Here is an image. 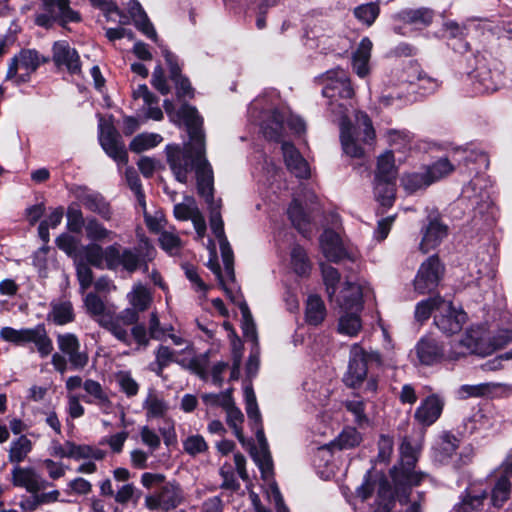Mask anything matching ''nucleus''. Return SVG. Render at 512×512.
<instances>
[{"instance_id": "nucleus-55", "label": "nucleus", "mask_w": 512, "mask_h": 512, "mask_svg": "<svg viewBox=\"0 0 512 512\" xmlns=\"http://www.w3.org/2000/svg\"><path fill=\"white\" fill-rule=\"evenodd\" d=\"M458 447L459 440L455 436L448 433L444 434L437 448L438 459L442 462L447 461L452 457Z\"/></svg>"}, {"instance_id": "nucleus-59", "label": "nucleus", "mask_w": 512, "mask_h": 512, "mask_svg": "<svg viewBox=\"0 0 512 512\" xmlns=\"http://www.w3.org/2000/svg\"><path fill=\"white\" fill-rule=\"evenodd\" d=\"M86 236L93 241L112 239L113 232L106 229L96 219H90L85 225Z\"/></svg>"}, {"instance_id": "nucleus-62", "label": "nucleus", "mask_w": 512, "mask_h": 512, "mask_svg": "<svg viewBox=\"0 0 512 512\" xmlns=\"http://www.w3.org/2000/svg\"><path fill=\"white\" fill-rule=\"evenodd\" d=\"M86 260L95 267H102L106 263V248L103 249L100 245L92 243L83 248Z\"/></svg>"}, {"instance_id": "nucleus-43", "label": "nucleus", "mask_w": 512, "mask_h": 512, "mask_svg": "<svg viewBox=\"0 0 512 512\" xmlns=\"http://www.w3.org/2000/svg\"><path fill=\"white\" fill-rule=\"evenodd\" d=\"M84 305L88 314L100 325V320L106 318L111 310L108 309L104 301L95 293H88L84 299Z\"/></svg>"}, {"instance_id": "nucleus-35", "label": "nucleus", "mask_w": 512, "mask_h": 512, "mask_svg": "<svg viewBox=\"0 0 512 512\" xmlns=\"http://www.w3.org/2000/svg\"><path fill=\"white\" fill-rule=\"evenodd\" d=\"M397 167L392 151H385L377 159L375 180L395 181Z\"/></svg>"}, {"instance_id": "nucleus-30", "label": "nucleus", "mask_w": 512, "mask_h": 512, "mask_svg": "<svg viewBox=\"0 0 512 512\" xmlns=\"http://www.w3.org/2000/svg\"><path fill=\"white\" fill-rule=\"evenodd\" d=\"M372 42L368 37L363 38L352 55V67L361 78L369 74V60L371 57Z\"/></svg>"}, {"instance_id": "nucleus-64", "label": "nucleus", "mask_w": 512, "mask_h": 512, "mask_svg": "<svg viewBox=\"0 0 512 512\" xmlns=\"http://www.w3.org/2000/svg\"><path fill=\"white\" fill-rule=\"evenodd\" d=\"M183 449L189 455L195 456L205 452L208 449V445L201 435H191L184 440Z\"/></svg>"}, {"instance_id": "nucleus-61", "label": "nucleus", "mask_w": 512, "mask_h": 512, "mask_svg": "<svg viewBox=\"0 0 512 512\" xmlns=\"http://www.w3.org/2000/svg\"><path fill=\"white\" fill-rule=\"evenodd\" d=\"M226 421L227 424L233 429L235 436L240 442L244 441L242 423L244 421V415L236 406L230 407L226 410Z\"/></svg>"}, {"instance_id": "nucleus-48", "label": "nucleus", "mask_w": 512, "mask_h": 512, "mask_svg": "<svg viewBox=\"0 0 512 512\" xmlns=\"http://www.w3.org/2000/svg\"><path fill=\"white\" fill-rule=\"evenodd\" d=\"M374 193L382 206L391 207L395 198L394 181L375 180Z\"/></svg>"}, {"instance_id": "nucleus-37", "label": "nucleus", "mask_w": 512, "mask_h": 512, "mask_svg": "<svg viewBox=\"0 0 512 512\" xmlns=\"http://www.w3.org/2000/svg\"><path fill=\"white\" fill-rule=\"evenodd\" d=\"M290 267L300 277L310 274L311 262L304 248L299 245H294L290 251Z\"/></svg>"}, {"instance_id": "nucleus-46", "label": "nucleus", "mask_w": 512, "mask_h": 512, "mask_svg": "<svg viewBox=\"0 0 512 512\" xmlns=\"http://www.w3.org/2000/svg\"><path fill=\"white\" fill-rule=\"evenodd\" d=\"M345 313L340 317L338 324V331L341 334L350 337L356 336L361 330L362 324L358 313L355 311H344Z\"/></svg>"}, {"instance_id": "nucleus-51", "label": "nucleus", "mask_w": 512, "mask_h": 512, "mask_svg": "<svg viewBox=\"0 0 512 512\" xmlns=\"http://www.w3.org/2000/svg\"><path fill=\"white\" fill-rule=\"evenodd\" d=\"M388 144L396 151L404 152L411 148L412 135L405 130H388L386 133Z\"/></svg>"}, {"instance_id": "nucleus-7", "label": "nucleus", "mask_w": 512, "mask_h": 512, "mask_svg": "<svg viewBox=\"0 0 512 512\" xmlns=\"http://www.w3.org/2000/svg\"><path fill=\"white\" fill-rule=\"evenodd\" d=\"M47 59L41 57L34 49H22L18 54L14 55L6 72L5 79L19 85L29 81L30 76L46 62Z\"/></svg>"}, {"instance_id": "nucleus-14", "label": "nucleus", "mask_w": 512, "mask_h": 512, "mask_svg": "<svg viewBox=\"0 0 512 512\" xmlns=\"http://www.w3.org/2000/svg\"><path fill=\"white\" fill-rule=\"evenodd\" d=\"M48 451L51 456L56 458L102 460L105 457V452L98 448L89 445H77L71 441L60 443L57 440H52Z\"/></svg>"}, {"instance_id": "nucleus-32", "label": "nucleus", "mask_w": 512, "mask_h": 512, "mask_svg": "<svg viewBox=\"0 0 512 512\" xmlns=\"http://www.w3.org/2000/svg\"><path fill=\"white\" fill-rule=\"evenodd\" d=\"M512 483L507 476H500L493 485L490 493V506L501 509L510 499Z\"/></svg>"}, {"instance_id": "nucleus-22", "label": "nucleus", "mask_w": 512, "mask_h": 512, "mask_svg": "<svg viewBox=\"0 0 512 512\" xmlns=\"http://www.w3.org/2000/svg\"><path fill=\"white\" fill-rule=\"evenodd\" d=\"M257 426L256 437L259 448L254 449L251 455L261 472L262 478L264 480H270L273 476V461L261 424Z\"/></svg>"}, {"instance_id": "nucleus-5", "label": "nucleus", "mask_w": 512, "mask_h": 512, "mask_svg": "<svg viewBox=\"0 0 512 512\" xmlns=\"http://www.w3.org/2000/svg\"><path fill=\"white\" fill-rule=\"evenodd\" d=\"M327 83L322 90L325 97L330 98L329 103L331 112L337 117L338 122H341V108L339 104H343L346 107L344 110L345 119L347 120L348 106L351 103H347L354 95V90L351 86L350 80L346 72L342 69H336L327 72Z\"/></svg>"}, {"instance_id": "nucleus-44", "label": "nucleus", "mask_w": 512, "mask_h": 512, "mask_svg": "<svg viewBox=\"0 0 512 512\" xmlns=\"http://www.w3.org/2000/svg\"><path fill=\"white\" fill-rule=\"evenodd\" d=\"M287 213L295 228L305 235L307 232V226L310 223V215L303 209L297 199H294L291 202Z\"/></svg>"}, {"instance_id": "nucleus-49", "label": "nucleus", "mask_w": 512, "mask_h": 512, "mask_svg": "<svg viewBox=\"0 0 512 512\" xmlns=\"http://www.w3.org/2000/svg\"><path fill=\"white\" fill-rule=\"evenodd\" d=\"M163 138L157 133H141L133 138L129 148L132 152L141 153L152 149L162 142Z\"/></svg>"}, {"instance_id": "nucleus-54", "label": "nucleus", "mask_w": 512, "mask_h": 512, "mask_svg": "<svg viewBox=\"0 0 512 512\" xmlns=\"http://www.w3.org/2000/svg\"><path fill=\"white\" fill-rule=\"evenodd\" d=\"M512 341V317L508 323V327L499 328L493 334L489 332V346L491 348V354L496 350L503 348Z\"/></svg>"}, {"instance_id": "nucleus-53", "label": "nucleus", "mask_w": 512, "mask_h": 512, "mask_svg": "<svg viewBox=\"0 0 512 512\" xmlns=\"http://www.w3.org/2000/svg\"><path fill=\"white\" fill-rule=\"evenodd\" d=\"M240 312L242 315V330L245 338L257 344L258 337L256 331V325L254 323L252 314L246 302L239 304Z\"/></svg>"}, {"instance_id": "nucleus-8", "label": "nucleus", "mask_w": 512, "mask_h": 512, "mask_svg": "<svg viewBox=\"0 0 512 512\" xmlns=\"http://www.w3.org/2000/svg\"><path fill=\"white\" fill-rule=\"evenodd\" d=\"M381 364V356L377 351H366L359 344H353L350 350V359L344 382L347 386L358 387L366 378L368 364Z\"/></svg>"}, {"instance_id": "nucleus-3", "label": "nucleus", "mask_w": 512, "mask_h": 512, "mask_svg": "<svg viewBox=\"0 0 512 512\" xmlns=\"http://www.w3.org/2000/svg\"><path fill=\"white\" fill-rule=\"evenodd\" d=\"M341 108L340 140L344 153L352 158L364 156L362 144L372 146L375 140V130L372 122L366 113L358 111L355 114L356 126L346 121L344 110L346 107L339 104Z\"/></svg>"}, {"instance_id": "nucleus-58", "label": "nucleus", "mask_w": 512, "mask_h": 512, "mask_svg": "<svg viewBox=\"0 0 512 512\" xmlns=\"http://www.w3.org/2000/svg\"><path fill=\"white\" fill-rule=\"evenodd\" d=\"M345 408L354 416V421L360 426L363 427L369 424V419L365 413V402L361 399H352L347 400L345 403Z\"/></svg>"}, {"instance_id": "nucleus-2", "label": "nucleus", "mask_w": 512, "mask_h": 512, "mask_svg": "<svg viewBox=\"0 0 512 512\" xmlns=\"http://www.w3.org/2000/svg\"><path fill=\"white\" fill-rule=\"evenodd\" d=\"M417 451L410 442L403 440L400 446V462L390 471L394 488L386 478H381L378 484L379 496L383 499L396 498L400 505H407L404 512H423L425 493L419 492L417 499L409 500L411 488L418 486L428 478V474L415 471Z\"/></svg>"}, {"instance_id": "nucleus-11", "label": "nucleus", "mask_w": 512, "mask_h": 512, "mask_svg": "<svg viewBox=\"0 0 512 512\" xmlns=\"http://www.w3.org/2000/svg\"><path fill=\"white\" fill-rule=\"evenodd\" d=\"M184 500L185 495L180 484L168 481L164 482L156 493L146 495L144 504L149 510L168 512L177 508Z\"/></svg>"}, {"instance_id": "nucleus-29", "label": "nucleus", "mask_w": 512, "mask_h": 512, "mask_svg": "<svg viewBox=\"0 0 512 512\" xmlns=\"http://www.w3.org/2000/svg\"><path fill=\"white\" fill-rule=\"evenodd\" d=\"M486 500L485 490L466 489L460 501L454 506V512H482Z\"/></svg>"}, {"instance_id": "nucleus-4", "label": "nucleus", "mask_w": 512, "mask_h": 512, "mask_svg": "<svg viewBox=\"0 0 512 512\" xmlns=\"http://www.w3.org/2000/svg\"><path fill=\"white\" fill-rule=\"evenodd\" d=\"M0 338L18 346L33 343L41 358H46L53 351V342L43 324L21 329L3 327L0 330Z\"/></svg>"}, {"instance_id": "nucleus-1", "label": "nucleus", "mask_w": 512, "mask_h": 512, "mask_svg": "<svg viewBox=\"0 0 512 512\" xmlns=\"http://www.w3.org/2000/svg\"><path fill=\"white\" fill-rule=\"evenodd\" d=\"M192 134V143L195 147V155L186 149L179 147H169L168 164L175 178L180 183H187L189 175L194 171L197 180L198 193L205 198L209 205L210 228L219 241L222 261L227 277L234 280V254L230 243L224 232V223L221 216V201L215 202L213 199V171L207 158L204 157V146L201 137L197 136L194 130Z\"/></svg>"}, {"instance_id": "nucleus-33", "label": "nucleus", "mask_w": 512, "mask_h": 512, "mask_svg": "<svg viewBox=\"0 0 512 512\" xmlns=\"http://www.w3.org/2000/svg\"><path fill=\"white\" fill-rule=\"evenodd\" d=\"M502 83L503 77L500 72H493L486 68L478 70L475 86L480 93L495 92Z\"/></svg>"}, {"instance_id": "nucleus-19", "label": "nucleus", "mask_w": 512, "mask_h": 512, "mask_svg": "<svg viewBox=\"0 0 512 512\" xmlns=\"http://www.w3.org/2000/svg\"><path fill=\"white\" fill-rule=\"evenodd\" d=\"M12 483L25 488L31 494L38 493L49 485L33 468L18 465L12 469Z\"/></svg>"}, {"instance_id": "nucleus-47", "label": "nucleus", "mask_w": 512, "mask_h": 512, "mask_svg": "<svg viewBox=\"0 0 512 512\" xmlns=\"http://www.w3.org/2000/svg\"><path fill=\"white\" fill-rule=\"evenodd\" d=\"M127 297L132 306L130 309H134L137 314L147 310L152 300L150 292L142 285L134 286Z\"/></svg>"}, {"instance_id": "nucleus-18", "label": "nucleus", "mask_w": 512, "mask_h": 512, "mask_svg": "<svg viewBox=\"0 0 512 512\" xmlns=\"http://www.w3.org/2000/svg\"><path fill=\"white\" fill-rule=\"evenodd\" d=\"M53 61L57 67H65L71 74L81 72V63L78 52L65 40L57 41L53 45Z\"/></svg>"}, {"instance_id": "nucleus-52", "label": "nucleus", "mask_w": 512, "mask_h": 512, "mask_svg": "<svg viewBox=\"0 0 512 512\" xmlns=\"http://www.w3.org/2000/svg\"><path fill=\"white\" fill-rule=\"evenodd\" d=\"M495 387L493 383L466 384L459 387L458 396L461 399L484 397L492 393Z\"/></svg>"}, {"instance_id": "nucleus-20", "label": "nucleus", "mask_w": 512, "mask_h": 512, "mask_svg": "<svg viewBox=\"0 0 512 512\" xmlns=\"http://www.w3.org/2000/svg\"><path fill=\"white\" fill-rule=\"evenodd\" d=\"M444 400L438 395H430L421 401L417 407L414 418L422 426H430L441 416Z\"/></svg>"}, {"instance_id": "nucleus-38", "label": "nucleus", "mask_w": 512, "mask_h": 512, "mask_svg": "<svg viewBox=\"0 0 512 512\" xmlns=\"http://www.w3.org/2000/svg\"><path fill=\"white\" fill-rule=\"evenodd\" d=\"M32 441L25 435H21L13 440L8 451V459L11 463L19 464L23 462L32 451Z\"/></svg>"}, {"instance_id": "nucleus-34", "label": "nucleus", "mask_w": 512, "mask_h": 512, "mask_svg": "<svg viewBox=\"0 0 512 512\" xmlns=\"http://www.w3.org/2000/svg\"><path fill=\"white\" fill-rule=\"evenodd\" d=\"M48 319L56 325H65L74 320L72 303L69 300H56L51 303Z\"/></svg>"}, {"instance_id": "nucleus-27", "label": "nucleus", "mask_w": 512, "mask_h": 512, "mask_svg": "<svg viewBox=\"0 0 512 512\" xmlns=\"http://www.w3.org/2000/svg\"><path fill=\"white\" fill-rule=\"evenodd\" d=\"M127 10L136 28L145 36L157 42V33L141 4L137 0H129Z\"/></svg>"}, {"instance_id": "nucleus-25", "label": "nucleus", "mask_w": 512, "mask_h": 512, "mask_svg": "<svg viewBox=\"0 0 512 512\" xmlns=\"http://www.w3.org/2000/svg\"><path fill=\"white\" fill-rule=\"evenodd\" d=\"M80 203L91 212L97 213L104 220H110L112 217V210L110 204L98 192L81 189L77 195Z\"/></svg>"}, {"instance_id": "nucleus-39", "label": "nucleus", "mask_w": 512, "mask_h": 512, "mask_svg": "<svg viewBox=\"0 0 512 512\" xmlns=\"http://www.w3.org/2000/svg\"><path fill=\"white\" fill-rule=\"evenodd\" d=\"M326 316V308L320 297L311 295L307 299L305 318L310 325H319Z\"/></svg>"}, {"instance_id": "nucleus-10", "label": "nucleus", "mask_w": 512, "mask_h": 512, "mask_svg": "<svg viewBox=\"0 0 512 512\" xmlns=\"http://www.w3.org/2000/svg\"><path fill=\"white\" fill-rule=\"evenodd\" d=\"M163 106H164V109H165L167 115L172 120H174L175 115H174L173 103L170 100H165ZM176 116L178 117L179 120H182L185 123V125L187 127L188 134H189V141L187 143H185L183 146L168 145L166 150L168 151L169 147H179L180 149H185V150L187 149L189 151L188 153H191V155L194 156L195 155V147H194L195 145H194V143H192L191 132H192V130H194L195 133L197 134V136L201 137L203 146L205 147L204 133L202 131L203 120L198 115L197 110L194 107L187 105V104L182 105V107L177 112ZM204 157H206V149L205 148H204Z\"/></svg>"}, {"instance_id": "nucleus-9", "label": "nucleus", "mask_w": 512, "mask_h": 512, "mask_svg": "<svg viewBox=\"0 0 512 512\" xmlns=\"http://www.w3.org/2000/svg\"><path fill=\"white\" fill-rule=\"evenodd\" d=\"M81 17L69 6V0H42L39 12L35 16L38 26L49 28L58 21L62 26L70 22H79Z\"/></svg>"}, {"instance_id": "nucleus-42", "label": "nucleus", "mask_w": 512, "mask_h": 512, "mask_svg": "<svg viewBox=\"0 0 512 512\" xmlns=\"http://www.w3.org/2000/svg\"><path fill=\"white\" fill-rule=\"evenodd\" d=\"M143 408L146 411L147 419L162 418L168 411V405L163 398L155 392H149L143 402Z\"/></svg>"}, {"instance_id": "nucleus-45", "label": "nucleus", "mask_w": 512, "mask_h": 512, "mask_svg": "<svg viewBox=\"0 0 512 512\" xmlns=\"http://www.w3.org/2000/svg\"><path fill=\"white\" fill-rule=\"evenodd\" d=\"M181 359L178 357V353L169 348L168 346L160 345L155 351V365L156 368L153 370L158 376H162L165 367L171 363H177L179 365Z\"/></svg>"}, {"instance_id": "nucleus-41", "label": "nucleus", "mask_w": 512, "mask_h": 512, "mask_svg": "<svg viewBox=\"0 0 512 512\" xmlns=\"http://www.w3.org/2000/svg\"><path fill=\"white\" fill-rule=\"evenodd\" d=\"M416 350L420 362L425 365H431L441 357V351L433 340L422 339L419 341Z\"/></svg>"}, {"instance_id": "nucleus-56", "label": "nucleus", "mask_w": 512, "mask_h": 512, "mask_svg": "<svg viewBox=\"0 0 512 512\" xmlns=\"http://www.w3.org/2000/svg\"><path fill=\"white\" fill-rule=\"evenodd\" d=\"M379 12V6L374 2L359 5L354 9L355 17L368 26L374 23L379 15Z\"/></svg>"}, {"instance_id": "nucleus-28", "label": "nucleus", "mask_w": 512, "mask_h": 512, "mask_svg": "<svg viewBox=\"0 0 512 512\" xmlns=\"http://www.w3.org/2000/svg\"><path fill=\"white\" fill-rule=\"evenodd\" d=\"M363 289L358 283L346 282L337 298V303L344 311L360 312L362 310Z\"/></svg>"}, {"instance_id": "nucleus-57", "label": "nucleus", "mask_w": 512, "mask_h": 512, "mask_svg": "<svg viewBox=\"0 0 512 512\" xmlns=\"http://www.w3.org/2000/svg\"><path fill=\"white\" fill-rule=\"evenodd\" d=\"M442 298L437 296L433 298H429L426 300H422L416 305L415 308V318L419 322L426 321L433 310L438 312L440 302H442Z\"/></svg>"}, {"instance_id": "nucleus-60", "label": "nucleus", "mask_w": 512, "mask_h": 512, "mask_svg": "<svg viewBox=\"0 0 512 512\" xmlns=\"http://www.w3.org/2000/svg\"><path fill=\"white\" fill-rule=\"evenodd\" d=\"M125 178H126V182H127L128 186L134 192L139 205L145 210L146 209L145 195L142 190V186H141L140 179L138 177L137 172L132 167H129L125 171Z\"/></svg>"}, {"instance_id": "nucleus-13", "label": "nucleus", "mask_w": 512, "mask_h": 512, "mask_svg": "<svg viewBox=\"0 0 512 512\" xmlns=\"http://www.w3.org/2000/svg\"><path fill=\"white\" fill-rule=\"evenodd\" d=\"M488 344L489 331L483 326L471 327L465 332L459 342L462 350L456 352L453 358L466 354H475L482 357L491 355L492 346Z\"/></svg>"}, {"instance_id": "nucleus-16", "label": "nucleus", "mask_w": 512, "mask_h": 512, "mask_svg": "<svg viewBox=\"0 0 512 512\" xmlns=\"http://www.w3.org/2000/svg\"><path fill=\"white\" fill-rule=\"evenodd\" d=\"M466 321V313L455 308L451 302L444 299L440 302L439 310L434 316L436 326L446 334H454L461 330Z\"/></svg>"}, {"instance_id": "nucleus-40", "label": "nucleus", "mask_w": 512, "mask_h": 512, "mask_svg": "<svg viewBox=\"0 0 512 512\" xmlns=\"http://www.w3.org/2000/svg\"><path fill=\"white\" fill-rule=\"evenodd\" d=\"M423 168L429 181L433 184L449 176L454 171L455 166L448 158H440L430 165L423 166Z\"/></svg>"}, {"instance_id": "nucleus-26", "label": "nucleus", "mask_w": 512, "mask_h": 512, "mask_svg": "<svg viewBox=\"0 0 512 512\" xmlns=\"http://www.w3.org/2000/svg\"><path fill=\"white\" fill-rule=\"evenodd\" d=\"M281 148L288 170L298 178L309 177V165L294 145L289 142H283Z\"/></svg>"}, {"instance_id": "nucleus-21", "label": "nucleus", "mask_w": 512, "mask_h": 512, "mask_svg": "<svg viewBox=\"0 0 512 512\" xmlns=\"http://www.w3.org/2000/svg\"><path fill=\"white\" fill-rule=\"evenodd\" d=\"M86 395L83 400L88 404L96 405L104 414H111L114 406L103 386L93 379H86L83 383Z\"/></svg>"}, {"instance_id": "nucleus-15", "label": "nucleus", "mask_w": 512, "mask_h": 512, "mask_svg": "<svg viewBox=\"0 0 512 512\" xmlns=\"http://www.w3.org/2000/svg\"><path fill=\"white\" fill-rule=\"evenodd\" d=\"M443 270L437 256L429 257L418 269L414 279L415 291L419 294H426L435 290L441 280Z\"/></svg>"}, {"instance_id": "nucleus-50", "label": "nucleus", "mask_w": 512, "mask_h": 512, "mask_svg": "<svg viewBox=\"0 0 512 512\" xmlns=\"http://www.w3.org/2000/svg\"><path fill=\"white\" fill-rule=\"evenodd\" d=\"M362 441L361 434L354 427H346L332 442L333 447L340 450L351 449L358 446Z\"/></svg>"}, {"instance_id": "nucleus-63", "label": "nucleus", "mask_w": 512, "mask_h": 512, "mask_svg": "<svg viewBox=\"0 0 512 512\" xmlns=\"http://www.w3.org/2000/svg\"><path fill=\"white\" fill-rule=\"evenodd\" d=\"M283 119L277 112L273 113L270 123L263 126V133L267 139L278 141L283 132Z\"/></svg>"}, {"instance_id": "nucleus-6", "label": "nucleus", "mask_w": 512, "mask_h": 512, "mask_svg": "<svg viewBox=\"0 0 512 512\" xmlns=\"http://www.w3.org/2000/svg\"><path fill=\"white\" fill-rule=\"evenodd\" d=\"M140 248L146 249V254L143 257L140 255L138 249H122L115 244L106 247V266L109 269H116L121 266L128 272H134L145 258L151 259L154 253L153 247L146 239L141 240Z\"/></svg>"}, {"instance_id": "nucleus-17", "label": "nucleus", "mask_w": 512, "mask_h": 512, "mask_svg": "<svg viewBox=\"0 0 512 512\" xmlns=\"http://www.w3.org/2000/svg\"><path fill=\"white\" fill-rule=\"evenodd\" d=\"M99 140L104 151L117 163L126 164L128 155L121 136L112 126L101 127Z\"/></svg>"}, {"instance_id": "nucleus-36", "label": "nucleus", "mask_w": 512, "mask_h": 512, "mask_svg": "<svg viewBox=\"0 0 512 512\" xmlns=\"http://www.w3.org/2000/svg\"><path fill=\"white\" fill-rule=\"evenodd\" d=\"M400 182L401 186L409 194L424 190L432 185L423 167L420 171L404 173L401 176Z\"/></svg>"}, {"instance_id": "nucleus-12", "label": "nucleus", "mask_w": 512, "mask_h": 512, "mask_svg": "<svg viewBox=\"0 0 512 512\" xmlns=\"http://www.w3.org/2000/svg\"><path fill=\"white\" fill-rule=\"evenodd\" d=\"M139 316L134 309H124L120 313H111L100 320V326L109 331L125 345L131 344L130 328L137 323Z\"/></svg>"}, {"instance_id": "nucleus-23", "label": "nucleus", "mask_w": 512, "mask_h": 512, "mask_svg": "<svg viewBox=\"0 0 512 512\" xmlns=\"http://www.w3.org/2000/svg\"><path fill=\"white\" fill-rule=\"evenodd\" d=\"M422 239L419 250L423 254L435 249L448 234V228L437 218L430 219L428 225L422 230Z\"/></svg>"}, {"instance_id": "nucleus-24", "label": "nucleus", "mask_w": 512, "mask_h": 512, "mask_svg": "<svg viewBox=\"0 0 512 512\" xmlns=\"http://www.w3.org/2000/svg\"><path fill=\"white\" fill-rule=\"evenodd\" d=\"M320 247L325 258L331 262H339L346 256L339 234L331 229H326L322 233Z\"/></svg>"}, {"instance_id": "nucleus-31", "label": "nucleus", "mask_w": 512, "mask_h": 512, "mask_svg": "<svg viewBox=\"0 0 512 512\" xmlns=\"http://www.w3.org/2000/svg\"><path fill=\"white\" fill-rule=\"evenodd\" d=\"M398 19L405 24L418 28L426 27L432 23L434 13L429 8L405 9L398 13Z\"/></svg>"}]
</instances>
